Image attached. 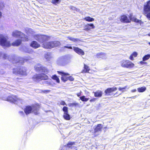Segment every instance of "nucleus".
Segmentation results:
<instances>
[{"mask_svg": "<svg viewBox=\"0 0 150 150\" xmlns=\"http://www.w3.org/2000/svg\"><path fill=\"white\" fill-rule=\"evenodd\" d=\"M121 66L124 68L131 69L134 67V64L129 60L123 59L120 62Z\"/></svg>", "mask_w": 150, "mask_h": 150, "instance_id": "nucleus-5", "label": "nucleus"}, {"mask_svg": "<svg viewBox=\"0 0 150 150\" xmlns=\"http://www.w3.org/2000/svg\"><path fill=\"white\" fill-rule=\"evenodd\" d=\"M126 88V86H125L124 87H119L118 88V90L119 91H123L124 90H125Z\"/></svg>", "mask_w": 150, "mask_h": 150, "instance_id": "nucleus-41", "label": "nucleus"}, {"mask_svg": "<svg viewBox=\"0 0 150 150\" xmlns=\"http://www.w3.org/2000/svg\"><path fill=\"white\" fill-rule=\"evenodd\" d=\"M1 16H2V13L1 11H0V18H1Z\"/></svg>", "mask_w": 150, "mask_h": 150, "instance_id": "nucleus-49", "label": "nucleus"}, {"mask_svg": "<svg viewBox=\"0 0 150 150\" xmlns=\"http://www.w3.org/2000/svg\"><path fill=\"white\" fill-rule=\"evenodd\" d=\"M73 50L75 52L79 55H83L85 54L84 52L82 49L78 47H74Z\"/></svg>", "mask_w": 150, "mask_h": 150, "instance_id": "nucleus-17", "label": "nucleus"}, {"mask_svg": "<svg viewBox=\"0 0 150 150\" xmlns=\"http://www.w3.org/2000/svg\"><path fill=\"white\" fill-rule=\"evenodd\" d=\"M22 40L17 39L11 44L8 40V38L2 34H0V45L2 46L9 47L11 45L13 46H18L21 43Z\"/></svg>", "mask_w": 150, "mask_h": 150, "instance_id": "nucleus-1", "label": "nucleus"}, {"mask_svg": "<svg viewBox=\"0 0 150 150\" xmlns=\"http://www.w3.org/2000/svg\"><path fill=\"white\" fill-rule=\"evenodd\" d=\"M146 89V88L145 86H143L138 88L137 90L139 92L142 93L144 92Z\"/></svg>", "mask_w": 150, "mask_h": 150, "instance_id": "nucleus-28", "label": "nucleus"}, {"mask_svg": "<svg viewBox=\"0 0 150 150\" xmlns=\"http://www.w3.org/2000/svg\"><path fill=\"white\" fill-rule=\"evenodd\" d=\"M33 80L34 81H40V74H36L34 75L32 77Z\"/></svg>", "mask_w": 150, "mask_h": 150, "instance_id": "nucleus-21", "label": "nucleus"}, {"mask_svg": "<svg viewBox=\"0 0 150 150\" xmlns=\"http://www.w3.org/2000/svg\"><path fill=\"white\" fill-rule=\"evenodd\" d=\"M150 57V55L147 54L144 56L143 58V61H144L148 59Z\"/></svg>", "mask_w": 150, "mask_h": 150, "instance_id": "nucleus-33", "label": "nucleus"}, {"mask_svg": "<svg viewBox=\"0 0 150 150\" xmlns=\"http://www.w3.org/2000/svg\"><path fill=\"white\" fill-rule=\"evenodd\" d=\"M105 55L104 53L103 52H100L97 53L96 54V56L98 58H103V57Z\"/></svg>", "mask_w": 150, "mask_h": 150, "instance_id": "nucleus-31", "label": "nucleus"}, {"mask_svg": "<svg viewBox=\"0 0 150 150\" xmlns=\"http://www.w3.org/2000/svg\"><path fill=\"white\" fill-rule=\"evenodd\" d=\"M129 18L125 15H121L120 17V20L121 22L123 23H128L131 22L132 19V14H130Z\"/></svg>", "mask_w": 150, "mask_h": 150, "instance_id": "nucleus-10", "label": "nucleus"}, {"mask_svg": "<svg viewBox=\"0 0 150 150\" xmlns=\"http://www.w3.org/2000/svg\"><path fill=\"white\" fill-rule=\"evenodd\" d=\"M20 113H23V111H21L20 112Z\"/></svg>", "mask_w": 150, "mask_h": 150, "instance_id": "nucleus-52", "label": "nucleus"}, {"mask_svg": "<svg viewBox=\"0 0 150 150\" xmlns=\"http://www.w3.org/2000/svg\"><path fill=\"white\" fill-rule=\"evenodd\" d=\"M78 105V103H70L68 104V105L69 107L71 106H76Z\"/></svg>", "mask_w": 150, "mask_h": 150, "instance_id": "nucleus-34", "label": "nucleus"}, {"mask_svg": "<svg viewBox=\"0 0 150 150\" xmlns=\"http://www.w3.org/2000/svg\"><path fill=\"white\" fill-rule=\"evenodd\" d=\"M60 104L61 105H66L65 102L64 101H62L61 102Z\"/></svg>", "mask_w": 150, "mask_h": 150, "instance_id": "nucleus-43", "label": "nucleus"}, {"mask_svg": "<svg viewBox=\"0 0 150 150\" xmlns=\"http://www.w3.org/2000/svg\"><path fill=\"white\" fill-rule=\"evenodd\" d=\"M75 143L74 142H69L67 143L66 146L69 148L72 149V146L74 145Z\"/></svg>", "mask_w": 150, "mask_h": 150, "instance_id": "nucleus-26", "label": "nucleus"}, {"mask_svg": "<svg viewBox=\"0 0 150 150\" xmlns=\"http://www.w3.org/2000/svg\"><path fill=\"white\" fill-rule=\"evenodd\" d=\"M58 74L61 76V80L64 82L67 81L68 76L69 75V74L64 72L63 71H57Z\"/></svg>", "mask_w": 150, "mask_h": 150, "instance_id": "nucleus-11", "label": "nucleus"}, {"mask_svg": "<svg viewBox=\"0 0 150 150\" xmlns=\"http://www.w3.org/2000/svg\"><path fill=\"white\" fill-rule=\"evenodd\" d=\"M60 45L61 43L59 41H51L44 43L43 47L46 49H51L60 46Z\"/></svg>", "mask_w": 150, "mask_h": 150, "instance_id": "nucleus-3", "label": "nucleus"}, {"mask_svg": "<svg viewBox=\"0 0 150 150\" xmlns=\"http://www.w3.org/2000/svg\"><path fill=\"white\" fill-rule=\"evenodd\" d=\"M117 94V92H116L114 94V96H115V95L116 94Z\"/></svg>", "mask_w": 150, "mask_h": 150, "instance_id": "nucleus-51", "label": "nucleus"}, {"mask_svg": "<svg viewBox=\"0 0 150 150\" xmlns=\"http://www.w3.org/2000/svg\"><path fill=\"white\" fill-rule=\"evenodd\" d=\"M129 59L131 60H134V57L131 54L129 56Z\"/></svg>", "mask_w": 150, "mask_h": 150, "instance_id": "nucleus-44", "label": "nucleus"}, {"mask_svg": "<svg viewBox=\"0 0 150 150\" xmlns=\"http://www.w3.org/2000/svg\"><path fill=\"white\" fill-rule=\"evenodd\" d=\"M81 93L82 92L81 91H80V92L77 93L76 94V95H77V96L79 97L81 96Z\"/></svg>", "mask_w": 150, "mask_h": 150, "instance_id": "nucleus-45", "label": "nucleus"}, {"mask_svg": "<svg viewBox=\"0 0 150 150\" xmlns=\"http://www.w3.org/2000/svg\"><path fill=\"white\" fill-rule=\"evenodd\" d=\"M97 136V135H94V136H95V137H96V136Z\"/></svg>", "mask_w": 150, "mask_h": 150, "instance_id": "nucleus-54", "label": "nucleus"}, {"mask_svg": "<svg viewBox=\"0 0 150 150\" xmlns=\"http://www.w3.org/2000/svg\"><path fill=\"white\" fill-rule=\"evenodd\" d=\"M30 47L34 49L38 48L40 46V45L35 41H32L30 44Z\"/></svg>", "mask_w": 150, "mask_h": 150, "instance_id": "nucleus-18", "label": "nucleus"}, {"mask_svg": "<svg viewBox=\"0 0 150 150\" xmlns=\"http://www.w3.org/2000/svg\"><path fill=\"white\" fill-rule=\"evenodd\" d=\"M132 20L134 22L139 23L140 24L143 23V22L141 20L138 19L135 17H134L132 18Z\"/></svg>", "mask_w": 150, "mask_h": 150, "instance_id": "nucleus-27", "label": "nucleus"}, {"mask_svg": "<svg viewBox=\"0 0 150 150\" xmlns=\"http://www.w3.org/2000/svg\"><path fill=\"white\" fill-rule=\"evenodd\" d=\"M32 112L35 115H38L39 114V110L40 108V105L38 103L32 105Z\"/></svg>", "mask_w": 150, "mask_h": 150, "instance_id": "nucleus-13", "label": "nucleus"}, {"mask_svg": "<svg viewBox=\"0 0 150 150\" xmlns=\"http://www.w3.org/2000/svg\"><path fill=\"white\" fill-rule=\"evenodd\" d=\"M50 92V90H42L41 91V93H47Z\"/></svg>", "mask_w": 150, "mask_h": 150, "instance_id": "nucleus-37", "label": "nucleus"}, {"mask_svg": "<svg viewBox=\"0 0 150 150\" xmlns=\"http://www.w3.org/2000/svg\"><path fill=\"white\" fill-rule=\"evenodd\" d=\"M149 44L150 45V42L149 43Z\"/></svg>", "mask_w": 150, "mask_h": 150, "instance_id": "nucleus-53", "label": "nucleus"}, {"mask_svg": "<svg viewBox=\"0 0 150 150\" xmlns=\"http://www.w3.org/2000/svg\"><path fill=\"white\" fill-rule=\"evenodd\" d=\"M131 54L134 57H137L138 54L136 52H134Z\"/></svg>", "mask_w": 150, "mask_h": 150, "instance_id": "nucleus-38", "label": "nucleus"}, {"mask_svg": "<svg viewBox=\"0 0 150 150\" xmlns=\"http://www.w3.org/2000/svg\"><path fill=\"white\" fill-rule=\"evenodd\" d=\"M90 70V69L89 67L85 64H83V69L82 70L81 72L83 74L88 73Z\"/></svg>", "mask_w": 150, "mask_h": 150, "instance_id": "nucleus-19", "label": "nucleus"}, {"mask_svg": "<svg viewBox=\"0 0 150 150\" xmlns=\"http://www.w3.org/2000/svg\"><path fill=\"white\" fill-rule=\"evenodd\" d=\"M64 47L67 48L68 49H72V47L70 46H65Z\"/></svg>", "mask_w": 150, "mask_h": 150, "instance_id": "nucleus-46", "label": "nucleus"}, {"mask_svg": "<svg viewBox=\"0 0 150 150\" xmlns=\"http://www.w3.org/2000/svg\"><path fill=\"white\" fill-rule=\"evenodd\" d=\"M140 63L142 64H143L144 63V62L143 61H142L140 62Z\"/></svg>", "mask_w": 150, "mask_h": 150, "instance_id": "nucleus-50", "label": "nucleus"}, {"mask_svg": "<svg viewBox=\"0 0 150 150\" xmlns=\"http://www.w3.org/2000/svg\"><path fill=\"white\" fill-rule=\"evenodd\" d=\"M51 78L53 80L55 81L57 83H60L59 79L56 74L52 75Z\"/></svg>", "mask_w": 150, "mask_h": 150, "instance_id": "nucleus-25", "label": "nucleus"}, {"mask_svg": "<svg viewBox=\"0 0 150 150\" xmlns=\"http://www.w3.org/2000/svg\"><path fill=\"white\" fill-rule=\"evenodd\" d=\"M20 38L21 39V40H22V41L26 42L28 40V37L26 35H25L24 34V35H23V36H21Z\"/></svg>", "mask_w": 150, "mask_h": 150, "instance_id": "nucleus-30", "label": "nucleus"}, {"mask_svg": "<svg viewBox=\"0 0 150 150\" xmlns=\"http://www.w3.org/2000/svg\"><path fill=\"white\" fill-rule=\"evenodd\" d=\"M67 79V81L69 80L71 81H72L74 80V78L72 76H68Z\"/></svg>", "mask_w": 150, "mask_h": 150, "instance_id": "nucleus-36", "label": "nucleus"}, {"mask_svg": "<svg viewBox=\"0 0 150 150\" xmlns=\"http://www.w3.org/2000/svg\"><path fill=\"white\" fill-rule=\"evenodd\" d=\"M40 75L41 81L42 80H46L48 79V76L46 74L43 73H42L40 74Z\"/></svg>", "mask_w": 150, "mask_h": 150, "instance_id": "nucleus-24", "label": "nucleus"}, {"mask_svg": "<svg viewBox=\"0 0 150 150\" xmlns=\"http://www.w3.org/2000/svg\"><path fill=\"white\" fill-rule=\"evenodd\" d=\"M35 39L39 42L42 44V47L44 43L49 40L50 38V36L44 34H38L34 35L33 36Z\"/></svg>", "mask_w": 150, "mask_h": 150, "instance_id": "nucleus-2", "label": "nucleus"}, {"mask_svg": "<svg viewBox=\"0 0 150 150\" xmlns=\"http://www.w3.org/2000/svg\"><path fill=\"white\" fill-rule=\"evenodd\" d=\"M70 9L72 10H76V11H79V9H78L77 8H76L75 7H74L73 6H71L70 7Z\"/></svg>", "mask_w": 150, "mask_h": 150, "instance_id": "nucleus-40", "label": "nucleus"}, {"mask_svg": "<svg viewBox=\"0 0 150 150\" xmlns=\"http://www.w3.org/2000/svg\"><path fill=\"white\" fill-rule=\"evenodd\" d=\"M24 35V33L21 31L17 30L13 31L12 33V35L15 38H20Z\"/></svg>", "mask_w": 150, "mask_h": 150, "instance_id": "nucleus-15", "label": "nucleus"}, {"mask_svg": "<svg viewBox=\"0 0 150 150\" xmlns=\"http://www.w3.org/2000/svg\"><path fill=\"white\" fill-rule=\"evenodd\" d=\"M34 69L36 72H41L46 73L48 72V70L45 67L40 64H38L34 66Z\"/></svg>", "mask_w": 150, "mask_h": 150, "instance_id": "nucleus-9", "label": "nucleus"}, {"mask_svg": "<svg viewBox=\"0 0 150 150\" xmlns=\"http://www.w3.org/2000/svg\"><path fill=\"white\" fill-rule=\"evenodd\" d=\"M62 110L64 112L63 117L64 119L66 120H69L70 119V116L68 113V108L66 106H64L62 108Z\"/></svg>", "mask_w": 150, "mask_h": 150, "instance_id": "nucleus-12", "label": "nucleus"}, {"mask_svg": "<svg viewBox=\"0 0 150 150\" xmlns=\"http://www.w3.org/2000/svg\"><path fill=\"white\" fill-rule=\"evenodd\" d=\"M6 100L15 104H16L19 101H21L22 99L18 98L16 95L11 94L8 96L6 98Z\"/></svg>", "mask_w": 150, "mask_h": 150, "instance_id": "nucleus-8", "label": "nucleus"}, {"mask_svg": "<svg viewBox=\"0 0 150 150\" xmlns=\"http://www.w3.org/2000/svg\"><path fill=\"white\" fill-rule=\"evenodd\" d=\"M13 73L16 74H19L22 75H27V69L25 67H19L14 68L13 69Z\"/></svg>", "mask_w": 150, "mask_h": 150, "instance_id": "nucleus-6", "label": "nucleus"}, {"mask_svg": "<svg viewBox=\"0 0 150 150\" xmlns=\"http://www.w3.org/2000/svg\"><path fill=\"white\" fill-rule=\"evenodd\" d=\"M3 58L5 59H8L13 64L20 63L23 64L24 63V60L22 58L16 57L12 56L11 58H9V56H8L6 54H4Z\"/></svg>", "mask_w": 150, "mask_h": 150, "instance_id": "nucleus-4", "label": "nucleus"}, {"mask_svg": "<svg viewBox=\"0 0 150 150\" xmlns=\"http://www.w3.org/2000/svg\"><path fill=\"white\" fill-rule=\"evenodd\" d=\"M96 99H97L96 98H91V99L90 100V102H94L95 101H96Z\"/></svg>", "mask_w": 150, "mask_h": 150, "instance_id": "nucleus-42", "label": "nucleus"}, {"mask_svg": "<svg viewBox=\"0 0 150 150\" xmlns=\"http://www.w3.org/2000/svg\"><path fill=\"white\" fill-rule=\"evenodd\" d=\"M102 128L103 126L101 124H98L94 129V133H96L99 132H101Z\"/></svg>", "mask_w": 150, "mask_h": 150, "instance_id": "nucleus-20", "label": "nucleus"}, {"mask_svg": "<svg viewBox=\"0 0 150 150\" xmlns=\"http://www.w3.org/2000/svg\"><path fill=\"white\" fill-rule=\"evenodd\" d=\"M83 19L88 22H92L94 21V18L91 17L90 16H87L85 17Z\"/></svg>", "mask_w": 150, "mask_h": 150, "instance_id": "nucleus-29", "label": "nucleus"}, {"mask_svg": "<svg viewBox=\"0 0 150 150\" xmlns=\"http://www.w3.org/2000/svg\"><path fill=\"white\" fill-rule=\"evenodd\" d=\"M67 38L68 39L71 41L72 40V39L73 38L71 37L68 36L67 37Z\"/></svg>", "mask_w": 150, "mask_h": 150, "instance_id": "nucleus-47", "label": "nucleus"}, {"mask_svg": "<svg viewBox=\"0 0 150 150\" xmlns=\"http://www.w3.org/2000/svg\"><path fill=\"white\" fill-rule=\"evenodd\" d=\"M32 105H26L24 109V112L26 115L32 113Z\"/></svg>", "mask_w": 150, "mask_h": 150, "instance_id": "nucleus-16", "label": "nucleus"}, {"mask_svg": "<svg viewBox=\"0 0 150 150\" xmlns=\"http://www.w3.org/2000/svg\"><path fill=\"white\" fill-rule=\"evenodd\" d=\"M60 2L59 0H52L51 1L52 3L54 4H57L59 3Z\"/></svg>", "mask_w": 150, "mask_h": 150, "instance_id": "nucleus-35", "label": "nucleus"}, {"mask_svg": "<svg viewBox=\"0 0 150 150\" xmlns=\"http://www.w3.org/2000/svg\"><path fill=\"white\" fill-rule=\"evenodd\" d=\"M136 91V89H133L132 90H131V91L132 92H135Z\"/></svg>", "mask_w": 150, "mask_h": 150, "instance_id": "nucleus-48", "label": "nucleus"}, {"mask_svg": "<svg viewBox=\"0 0 150 150\" xmlns=\"http://www.w3.org/2000/svg\"><path fill=\"white\" fill-rule=\"evenodd\" d=\"M143 14L150 20V0L147 1L144 6Z\"/></svg>", "mask_w": 150, "mask_h": 150, "instance_id": "nucleus-7", "label": "nucleus"}, {"mask_svg": "<svg viewBox=\"0 0 150 150\" xmlns=\"http://www.w3.org/2000/svg\"><path fill=\"white\" fill-rule=\"evenodd\" d=\"M80 41V40L78 38H73L72 39V40L71 41L73 42H76Z\"/></svg>", "mask_w": 150, "mask_h": 150, "instance_id": "nucleus-39", "label": "nucleus"}, {"mask_svg": "<svg viewBox=\"0 0 150 150\" xmlns=\"http://www.w3.org/2000/svg\"><path fill=\"white\" fill-rule=\"evenodd\" d=\"M85 30L86 31L90 30L91 29H94L95 27L93 23L88 24L85 26Z\"/></svg>", "mask_w": 150, "mask_h": 150, "instance_id": "nucleus-22", "label": "nucleus"}, {"mask_svg": "<svg viewBox=\"0 0 150 150\" xmlns=\"http://www.w3.org/2000/svg\"><path fill=\"white\" fill-rule=\"evenodd\" d=\"M80 100L83 102H86L88 101L89 99L88 98H86L85 96H81L80 98Z\"/></svg>", "mask_w": 150, "mask_h": 150, "instance_id": "nucleus-32", "label": "nucleus"}, {"mask_svg": "<svg viewBox=\"0 0 150 150\" xmlns=\"http://www.w3.org/2000/svg\"><path fill=\"white\" fill-rule=\"evenodd\" d=\"M94 93V96L96 97H100L102 96V92L101 91H97Z\"/></svg>", "mask_w": 150, "mask_h": 150, "instance_id": "nucleus-23", "label": "nucleus"}, {"mask_svg": "<svg viewBox=\"0 0 150 150\" xmlns=\"http://www.w3.org/2000/svg\"><path fill=\"white\" fill-rule=\"evenodd\" d=\"M117 89L116 87L108 88L104 91V93L105 96H109L110 93L115 92Z\"/></svg>", "mask_w": 150, "mask_h": 150, "instance_id": "nucleus-14", "label": "nucleus"}]
</instances>
